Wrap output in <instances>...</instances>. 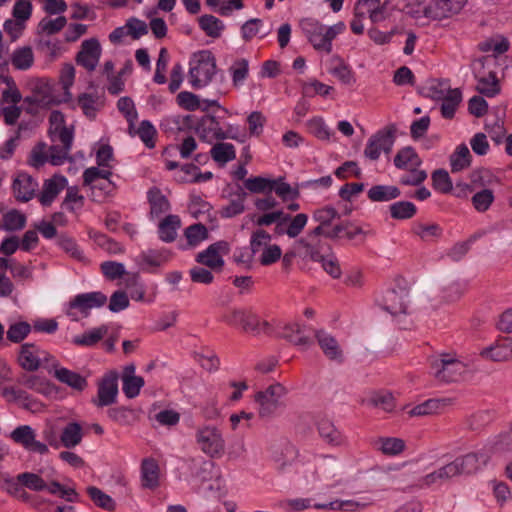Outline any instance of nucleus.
<instances>
[{
    "instance_id": "obj_1",
    "label": "nucleus",
    "mask_w": 512,
    "mask_h": 512,
    "mask_svg": "<svg viewBox=\"0 0 512 512\" xmlns=\"http://www.w3.org/2000/svg\"><path fill=\"white\" fill-rule=\"evenodd\" d=\"M300 27L313 48L326 54L332 51V40L346 28L343 22L326 27L314 18L302 19Z\"/></svg>"
},
{
    "instance_id": "obj_2",
    "label": "nucleus",
    "mask_w": 512,
    "mask_h": 512,
    "mask_svg": "<svg viewBox=\"0 0 512 512\" xmlns=\"http://www.w3.org/2000/svg\"><path fill=\"white\" fill-rule=\"evenodd\" d=\"M434 378L442 383L457 382L466 371V365L455 353H441L431 360Z\"/></svg>"
},
{
    "instance_id": "obj_3",
    "label": "nucleus",
    "mask_w": 512,
    "mask_h": 512,
    "mask_svg": "<svg viewBox=\"0 0 512 512\" xmlns=\"http://www.w3.org/2000/svg\"><path fill=\"white\" fill-rule=\"evenodd\" d=\"M216 68V59L210 51L203 50L197 53L189 69L192 87L199 89L210 83L216 74Z\"/></svg>"
},
{
    "instance_id": "obj_4",
    "label": "nucleus",
    "mask_w": 512,
    "mask_h": 512,
    "mask_svg": "<svg viewBox=\"0 0 512 512\" xmlns=\"http://www.w3.org/2000/svg\"><path fill=\"white\" fill-rule=\"evenodd\" d=\"M287 392L282 384L274 383L265 390L255 393L254 401L258 404V416L262 419L272 418L277 410L284 406L282 399Z\"/></svg>"
},
{
    "instance_id": "obj_5",
    "label": "nucleus",
    "mask_w": 512,
    "mask_h": 512,
    "mask_svg": "<svg viewBox=\"0 0 512 512\" xmlns=\"http://www.w3.org/2000/svg\"><path fill=\"white\" fill-rule=\"evenodd\" d=\"M195 439L200 450L211 458H219L225 452V440L215 426L208 425L197 429Z\"/></svg>"
},
{
    "instance_id": "obj_6",
    "label": "nucleus",
    "mask_w": 512,
    "mask_h": 512,
    "mask_svg": "<svg viewBox=\"0 0 512 512\" xmlns=\"http://www.w3.org/2000/svg\"><path fill=\"white\" fill-rule=\"evenodd\" d=\"M396 131L395 124H390L379 130L369 138L364 155L370 160H377L382 151L387 154L390 153L395 141Z\"/></svg>"
},
{
    "instance_id": "obj_7",
    "label": "nucleus",
    "mask_w": 512,
    "mask_h": 512,
    "mask_svg": "<svg viewBox=\"0 0 512 512\" xmlns=\"http://www.w3.org/2000/svg\"><path fill=\"white\" fill-rule=\"evenodd\" d=\"M224 320L231 325H240L244 332L253 335H258L270 328L267 321H261L256 314L244 309L231 310L224 316Z\"/></svg>"
},
{
    "instance_id": "obj_8",
    "label": "nucleus",
    "mask_w": 512,
    "mask_h": 512,
    "mask_svg": "<svg viewBox=\"0 0 512 512\" xmlns=\"http://www.w3.org/2000/svg\"><path fill=\"white\" fill-rule=\"evenodd\" d=\"M322 236L325 237V231H321L320 227H315L295 242L294 249L303 258L319 261L324 247Z\"/></svg>"
},
{
    "instance_id": "obj_9",
    "label": "nucleus",
    "mask_w": 512,
    "mask_h": 512,
    "mask_svg": "<svg viewBox=\"0 0 512 512\" xmlns=\"http://www.w3.org/2000/svg\"><path fill=\"white\" fill-rule=\"evenodd\" d=\"M196 133L202 141L209 144L214 141H223L227 138L237 139L230 129L224 131L216 117L209 114L204 115L200 119L196 126Z\"/></svg>"
},
{
    "instance_id": "obj_10",
    "label": "nucleus",
    "mask_w": 512,
    "mask_h": 512,
    "mask_svg": "<svg viewBox=\"0 0 512 512\" xmlns=\"http://www.w3.org/2000/svg\"><path fill=\"white\" fill-rule=\"evenodd\" d=\"M230 251L227 241H218L208 246L207 249L196 256V261L211 270L221 271L224 266L223 256Z\"/></svg>"
},
{
    "instance_id": "obj_11",
    "label": "nucleus",
    "mask_w": 512,
    "mask_h": 512,
    "mask_svg": "<svg viewBox=\"0 0 512 512\" xmlns=\"http://www.w3.org/2000/svg\"><path fill=\"white\" fill-rule=\"evenodd\" d=\"M11 439L22 445L25 449L39 453L41 455L48 453L49 449L47 444L36 440V435L32 427L29 425H22L15 428L11 434Z\"/></svg>"
},
{
    "instance_id": "obj_12",
    "label": "nucleus",
    "mask_w": 512,
    "mask_h": 512,
    "mask_svg": "<svg viewBox=\"0 0 512 512\" xmlns=\"http://www.w3.org/2000/svg\"><path fill=\"white\" fill-rule=\"evenodd\" d=\"M409 300L410 293L405 287L388 290L383 296V309L393 316L405 314Z\"/></svg>"
},
{
    "instance_id": "obj_13",
    "label": "nucleus",
    "mask_w": 512,
    "mask_h": 512,
    "mask_svg": "<svg viewBox=\"0 0 512 512\" xmlns=\"http://www.w3.org/2000/svg\"><path fill=\"white\" fill-rule=\"evenodd\" d=\"M490 455L486 451L470 452L453 460L457 474H473L486 465Z\"/></svg>"
},
{
    "instance_id": "obj_14",
    "label": "nucleus",
    "mask_w": 512,
    "mask_h": 512,
    "mask_svg": "<svg viewBox=\"0 0 512 512\" xmlns=\"http://www.w3.org/2000/svg\"><path fill=\"white\" fill-rule=\"evenodd\" d=\"M101 55L100 43L91 38L81 44V50L77 53L76 62L88 71L95 70Z\"/></svg>"
},
{
    "instance_id": "obj_15",
    "label": "nucleus",
    "mask_w": 512,
    "mask_h": 512,
    "mask_svg": "<svg viewBox=\"0 0 512 512\" xmlns=\"http://www.w3.org/2000/svg\"><path fill=\"white\" fill-rule=\"evenodd\" d=\"M461 0H434L425 8V15L435 20L451 17L461 11Z\"/></svg>"
},
{
    "instance_id": "obj_16",
    "label": "nucleus",
    "mask_w": 512,
    "mask_h": 512,
    "mask_svg": "<svg viewBox=\"0 0 512 512\" xmlns=\"http://www.w3.org/2000/svg\"><path fill=\"white\" fill-rule=\"evenodd\" d=\"M117 375L111 373L106 375L98 386V395L92 402L98 407L109 406L116 400L118 394Z\"/></svg>"
},
{
    "instance_id": "obj_17",
    "label": "nucleus",
    "mask_w": 512,
    "mask_h": 512,
    "mask_svg": "<svg viewBox=\"0 0 512 512\" xmlns=\"http://www.w3.org/2000/svg\"><path fill=\"white\" fill-rule=\"evenodd\" d=\"M480 356L494 362H504L512 359V338L500 337L494 344L484 348Z\"/></svg>"
},
{
    "instance_id": "obj_18",
    "label": "nucleus",
    "mask_w": 512,
    "mask_h": 512,
    "mask_svg": "<svg viewBox=\"0 0 512 512\" xmlns=\"http://www.w3.org/2000/svg\"><path fill=\"white\" fill-rule=\"evenodd\" d=\"M107 297L102 292L83 293L75 296L69 303L70 309H78L80 313L87 317L89 311L93 308L103 306Z\"/></svg>"
},
{
    "instance_id": "obj_19",
    "label": "nucleus",
    "mask_w": 512,
    "mask_h": 512,
    "mask_svg": "<svg viewBox=\"0 0 512 512\" xmlns=\"http://www.w3.org/2000/svg\"><path fill=\"white\" fill-rule=\"evenodd\" d=\"M38 187L37 182L27 173L21 172L12 183V191L15 199L19 202L31 200Z\"/></svg>"
},
{
    "instance_id": "obj_20",
    "label": "nucleus",
    "mask_w": 512,
    "mask_h": 512,
    "mask_svg": "<svg viewBox=\"0 0 512 512\" xmlns=\"http://www.w3.org/2000/svg\"><path fill=\"white\" fill-rule=\"evenodd\" d=\"M456 476H458L457 470L452 461L422 477L419 480V487L423 488L431 487L433 485H441Z\"/></svg>"
},
{
    "instance_id": "obj_21",
    "label": "nucleus",
    "mask_w": 512,
    "mask_h": 512,
    "mask_svg": "<svg viewBox=\"0 0 512 512\" xmlns=\"http://www.w3.org/2000/svg\"><path fill=\"white\" fill-rule=\"evenodd\" d=\"M40 354L41 351L36 345L25 343L20 348L18 362L24 370L34 372L41 365Z\"/></svg>"
},
{
    "instance_id": "obj_22",
    "label": "nucleus",
    "mask_w": 512,
    "mask_h": 512,
    "mask_svg": "<svg viewBox=\"0 0 512 512\" xmlns=\"http://www.w3.org/2000/svg\"><path fill=\"white\" fill-rule=\"evenodd\" d=\"M315 337L323 350V353L330 360L341 362L343 359L342 350L334 337L323 330L316 331Z\"/></svg>"
},
{
    "instance_id": "obj_23",
    "label": "nucleus",
    "mask_w": 512,
    "mask_h": 512,
    "mask_svg": "<svg viewBox=\"0 0 512 512\" xmlns=\"http://www.w3.org/2000/svg\"><path fill=\"white\" fill-rule=\"evenodd\" d=\"M65 178L53 177L44 182L43 189L39 195V201L43 206H49L64 189Z\"/></svg>"
},
{
    "instance_id": "obj_24",
    "label": "nucleus",
    "mask_w": 512,
    "mask_h": 512,
    "mask_svg": "<svg viewBox=\"0 0 512 512\" xmlns=\"http://www.w3.org/2000/svg\"><path fill=\"white\" fill-rule=\"evenodd\" d=\"M82 439V426L77 422H69L60 432V446L67 449L78 446Z\"/></svg>"
},
{
    "instance_id": "obj_25",
    "label": "nucleus",
    "mask_w": 512,
    "mask_h": 512,
    "mask_svg": "<svg viewBox=\"0 0 512 512\" xmlns=\"http://www.w3.org/2000/svg\"><path fill=\"white\" fill-rule=\"evenodd\" d=\"M181 227V220L177 215H167L158 226L159 237L162 241L170 243L177 237V231Z\"/></svg>"
},
{
    "instance_id": "obj_26",
    "label": "nucleus",
    "mask_w": 512,
    "mask_h": 512,
    "mask_svg": "<svg viewBox=\"0 0 512 512\" xmlns=\"http://www.w3.org/2000/svg\"><path fill=\"white\" fill-rule=\"evenodd\" d=\"M142 486L154 489L159 485V466L152 458H147L141 464Z\"/></svg>"
},
{
    "instance_id": "obj_27",
    "label": "nucleus",
    "mask_w": 512,
    "mask_h": 512,
    "mask_svg": "<svg viewBox=\"0 0 512 512\" xmlns=\"http://www.w3.org/2000/svg\"><path fill=\"white\" fill-rule=\"evenodd\" d=\"M148 202L150 204L151 217H159L167 212L170 208V203L161 190L157 187H152L147 193Z\"/></svg>"
},
{
    "instance_id": "obj_28",
    "label": "nucleus",
    "mask_w": 512,
    "mask_h": 512,
    "mask_svg": "<svg viewBox=\"0 0 512 512\" xmlns=\"http://www.w3.org/2000/svg\"><path fill=\"white\" fill-rule=\"evenodd\" d=\"M412 233L423 242H434L442 236L443 230L437 223H414Z\"/></svg>"
},
{
    "instance_id": "obj_29",
    "label": "nucleus",
    "mask_w": 512,
    "mask_h": 512,
    "mask_svg": "<svg viewBox=\"0 0 512 512\" xmlns=\"http://www.w3.org/2000/svg\"><path fill=\"white\" fill-rule=\"evenodd\" d=\"M210 155L219 166H224L236 158V151L233 144L218 141L212 146Z\"/></svg>"
},
{
    "instance_id": "obj_30",
    "label": "nucleus",
    "mask_w": 512,
    "mask_h": 512,
    "mask_svg": "<svg viewBox=\"0 0 512 512\" xmlns=\"http://www.w3.org/2000/svg\"><path fill=\"white\" fill-rule=\"evenodd\" d=\"M367 195L373 202H387L398 198L401 192L396 186L374 185L368 190Z\"/></svg>"
},
{
    "instance_id": "obj_31",
    "label": "nucleus",
    "mask_w": 512,
    "mask_h": 512,
    "mask_svg": "<svg viewBox=\"0 0 512 512\" xmlns=\"http://www.w3.org/2000/svg\"><path fill=\"white\" fill-rule=\"evenodd\" d=\"M134 366L126 367L125 374L123 375V392L127 398H135L139 395L140 389L144 386V379L141 376L129 375L128 372L134 373Z\"/></svg>"
},
{
    "instance_id": "obj_32",
    "label": "nucleus",
    "mask_w": 512,
    "mask_h": 512,
    "mask_svg": "<svg viewBox=\"0 0 512 512\" xmlns=\"http://www.w3.org/2000/svg\"><path fill=\"white\" fill-rule=\"evenodd\" d=\"M472 156L465 144L459 145L450 156L451 171L460 172L471 165Z\"/></svg>"
},
{
    "instance_id": "obj_33",
    "label": "nucleus",
    "mask_w": 512,
    "mask_h": 512,
    "mask_svg": "<svg viewBox=\"0 0 512 512\" xmlns=\"http://www.w3.org/2000/svg\"><path fill=\"white\" fill-rule=\"evenodd\" d=\"M54 376L60 382L65 383L78 391L84 390L87 386V381L83 376L66 368L56 369Z\"/></svg>"
},
{
    "instance_id": "obj_34",
    "label": "nucleus",
    "mask_w": 512,
    "mask_h": 512,
    "mask_svg": "<svg viewBox=\"0 0 512 512\" xmlns=\"http://www.w3.org/2000/svg\"><path fill=\"white\" fill-rule=\"evenodd\" d=\"M281 337L297 346L308 347L311 344L310 338L304 335L301 326L297 323L284 326Z\"/></svg>"
},
{
    "instance_id": "obj_35",
    "label": "nucleus",
    "mask_w": 512,
    "mask_h": 512,
    "mask_svg": "<svg viewBox=\"0 0 512 512\" xmlns=\"http://www.w3.org/2000/svg\"><path fill=\"white\" fill-rule=\"evenodd\" d=\"M11 63L16 69H29L34 63L32 48L29 46L17 48L12 54Z\"/></svg>"
},
{
    "instance_id": "obj_36",
    "label": "nucleus",
    "mask_w": 512,
    "mask_h": 512,
    "mask_svg": "<svg viewBox=\"0 0 512 512\" xmlns=\"http://www.w3.org/2000/svg\"><path fill=\"white\" fill-rule=\"evenodd\" d=\"M477 80L478 84L476 86V90L480 94L487 97H493L500 92L499 82L493 71H489L486 76H481Z\"/></svg>"
},
{
    "instance_id": "obj_37",
    "label": "nucleus",
    "mask_w": 512,
    "mask_h": 512,
    "mask_svg": "<svg viewBox=\"0 0 512 512\" xmlns=\"http://www.w3.org/2000/svg\"><path fill=\"white\" fill-rule=\"evenodd\" d=\"M32 92L39 100V106H52L59 102L54 97L51 86L44 80H38L33 85Z\"/></svg>"
},
{
    "instance_id": "obj_38",
    "label": "nucleus",
    "mask_w": 512,
    "mask_h": 512,
    "mask_svg": "<svg viewBox=\"0 0 512 512\" xmlns=\"http://www.w3.org/2000/svg\"><path fill=\"white\" fill-rule=\"evenodd\" d=\"M462 100V94L459 89H448L447 96L442 100L441 114L446 119L454 117L456 108Z\"/></svg>"
},
{
    "instance_id": "obj_39",
    "label": "nucleus",
    "mask_w": 512,
    "mask_h": 512,
    "mask_svg": "<svg viewBox=\"0 0 512 512\" xmlns=\"http://www.w3.org/2000/svg\"><path fill=\"white\" fill-rule=\"evenodd\" d=\"M199 26L207 36L212 38L220 37L225 28L221 20L210 14L202 15L199 18Z\"/></svg>"
},
{
    "instance_id": "obj_40",
    "label": "nucleus",
    "mask_w": 512,
    "mask_h": 512,
    "mask_svg": "<svg viewBox=\"0 0 512 512\" xmlns=\"http://www.w3.org/2000/svg\"><path fill=\"white\" fill-rule=\"evenodd\" d=\"M390 215L396 220L411 219L417 213L416 206L409 201H398L389 206Z\"/></svg>"
},
{
    "instance_id": "obj_41",
    "label": "nucleus",
    "mask_w": 512,
    "mask_h": 512,
    "mask_svg": "<svg viewBox=\"0 0 512 512\" xmlns=\"http://www.w3.org/2000/svg\"><path fill=\"white\" fill-rule=\"evenodd\" d=\"M2 227L7 231H18L25 227L26 216L17 209H11L3 216Z\"/></svg>"
},
{
    "instance_id": "obj_42",
    "label": "nucleus",
    "mask_w": 512,
    "mask_h": 512,
    "mask_svg": "<svg viewBox=\"0 0 512 512\" xmlns=\"http://www.w3.org/2000/svg\"><path fill=\"white\" fill-rule=\"evenodd\" d=\"M394 164L398 168L418 167L421 160L411 147L401 149L394 158Z\"/></svg>"
},
{
    "instance_id": "obj_43",
    "label": "nucleus",
    "mask_w": 512,
    "mask_h": 512,
    "mask_svg": "<svg viewBox=\"0 0 512 512\" xmlns=\"http://www.w3.org/2000/svg\"><path fill=\"white\" fill-rule=\"evenodd\" d=\"M246 196L247 193L240 188L235 194V197L230 200L229 204L221 209V216L231 218L241 214L244 211V201Z\"/></svg>"
},
{
    "instance_id": "obj_44",
    "label": "nucleus",
    "mask_w": 512,
    "mask_h": 512,
    "mask_svg": "<svg viewBox=\"0 0 512 512\" xmlns=\"http://www.w3.org/2000/svg\"><path fill=\"white\" fill-rule=\"evenodd\" d=\"M107 332L108 327L103 325L75 337L73 339V343L79 346H93L97 344L107 334Z\"/></svg>"
},
{
    "instance_id": "obj_45",
    "label": "nucleus",
    "mask_w": 512,
    "mask_h": 512,
    "mask_svg": "<svg viewBox=\"0 0 512 512\" xmlns=\"http://www.w3.org/2000/svg\"><path fill=\"white\" fill-rule=\"evenodd\" d=\"M494 199V192L486 188L476 192L472 196L471 202L476 211L486 212L494 202Z\"/></svg>"
},
{
    "instance_id": "obj_46",
    "label": "nucleus",
    "mask_w": 512,
    "mask_h": 512,
    "mask_svg": "<svg viewBox=\"0 0 512 512\" xmlns=\"http://www.w3.org/2000/svg\"><path fill=\"white\" fill-rule=\"evenodd\" d=\"M312 217L313 220L319 223L317 227H320L321 231H326L325 228L329 226L333 220L339 219L340 215L335 208L326 206L315 210Z\"/></svg>"
},
{
    "instance_id": "obj_47",
    "label": "nucleus",
    "mask_w": 512,
    "mask_h": 512,
    "mask_svg": "<svg viewBox=\"0 0 512 512\" xmlns=\"http://www.w3.org/2000/svg\"><path fill=\"white\" fill-rule=\"evenodd\" d=\"M83 185L90 188L91 198L95 202H102L114 190V185L110 180H108V181L102 180V181L93 182V184H83Z\"/></svg>"
},
{
    "instance_id": "obj_48",
    "label": "nucleus",
    "mask_w": 512,
    "mask_h": 512,
    "mask_svg": "<svg viewBox=\"0 0 512 512\" xmlns=\"http://www.w3.org/2000/svg\"><path fill=\"white\" fill-rule=\"evenodd\" d=\"M244 186L252 193L271 192L275 186V181L258 176L246 179Z\"/></svg>"
},
{
    "instance_id": "obj_49",
    "label": "nucleus",
    "mask_w": 512,
    "mask_h": 512,
    "mask_svg": "<svg viewBox=\"0 0 512 512\" xmlns=\"http://www.w3.org/2000/svg\"><path fill=\"white\" fill-rule=\"evenodd\" d=\"M87 493L92 501L100 508L108 511H112L115 508V502L113 499L99 488L90 486L87 488Z\"/></svg>"
},
{
    "instance_id": "obj_50",
    "label": "nucleus",
    "mask_w": 512,
    "mask_h": 512,
    "mask_svg": "<svg viewBox=\"0 0 512 512\" xmlns=\"http://www.w3.org/2000/svg\"><path fill=\"white\" fill-rule=\"evenodd\" d=\"M318 430L321 437H323L328 443L334 445L341 444V434L329 420H321L318 424Z\"/></svg>"
},
{
    "instance_id": "obj_51",
    "label": "nucleus",
    "mask_w": 512,
    "mask_h": 512,
    "mask_svg": "<svg viewBox=\"0 0 512 512\" xmlns=\"http://www.w3.org/2000/svg\"><path fill=\"white\" fill-rule=\"evenodd\" d=\"M59 246L72 258L84 262L86 260L83 252L79 249L78 245L71 237L67 235H61L58 238Z\"/></svg>"
},
{
    "instance_id": "obj_52",
    "label": "nucleus",
    "mask_w": 512,
    "mask_h": 512,
    "mask_svg": "<svg viewBox=\"0 0 512 512\" xmlns=\"http://www.w3.org/2000/svg\"><path fill=\"white\" fill-rule=\"evenodd\" d=\"M32 326L27 322H17L10 325L7 331V339L13 343H19L30 333Z\"/></svg>"
},
{
    "instance_id": "obj_53",
    "label": "nucleus",
    "mask_w": 512,
    "mask_h": 512,
    "mask_svg": "<svg viewBox=\"0 0 512 512\" xmlns=\"http://www.w3.org/2000/svg\"><path fill=\"white\" fill-rule=\"evenodd\" d=\"M78 105L81 107L83 113L89 118H94L100 107L98 98L87 93L79 95Z\"/></svg>"
},
{
    "instance_id": "obj_54",
    "label": "nucleus",
    "mask_w": 512,
    "mask_h": 512,
    "mask_svg": "<svg viewBox=\"0 0 512 512\" xmlns=\"http://www.w3.org/2000/svg\"><path fill=\"white\" fill-rule=\"evenodd\" d=\"M307 222L308 216L305 213H299L294 217L290 216V219L288 220V226L285 229V233L290 238H296L303 231Z\"/></svg>"
},
{
    "instance_id": "obj_55",
    "label": "nucleus",
    "mask_w": 512,
    "mask_h": 512,
    "mask_svg": "<svg viewBox=\"0 0 512 512\" xmlns=\"http://www.w3.org/2000/svg\"><path fill=\"white\" fill-rule=\"evenodd\" d=\"M274 181H275V186H274L273 190L283 200L297 199L300 196V191H299L298 185H296L295 187H292L290 184L284 182L282 178H279Z\"/></svg>"
},
{
    "instance_id": "obj_56",
    "label": "nucleus",
    "mask_w": 512,
    "mask_h": 512,
    "mask_svg": "<svg viewBox=\"0 0 512 512\" xmlns=\"http://www.w3.org/2000/svg\"><path fill=\"white\" fill-rule=\"evenodd\" d=\"M134 134H137L148 148H153L155 146L154 137L156 135V130L149 121H142L137 130L133 129L132 135Z\"/></svg>"
},
{
    "instance_id": "obj_57",
    "label": "nucleus",
    "mask_w": 512,
    "mask_h": 512,
    "mask_svg": "<svg viewBox=\"0 0 512 512\" xmlns=\"http://www.w3.org/2000/svg\"><path fill=\"white\" fill-rule=\"evenodd\" d=\"M185 236L188 243L194 246L208 238V230L201 223L193 224L186 228Z\"/></svg>"
},
{
    "instance_id": "obj_58",
    "label": "nucleus",
    "mask_w": 512,
    "mask_h": 512,
    "mask_svg": "<svg viewBox=\"0 0 512 512\" xmlns=\"http://www.w3.org/2000/svg\"><path fill=\"white\" fill-rule=\"evenodd\" d=\"M18 481L23 486L34 491H42L46 488V482L38 474L35 473H21L18 475Z\"/></svg>"
},
{
    "instance_id": "obj_59",
    "label": "nucleus",
    "mask_w": 512,
    "mask_h": 512,
    "mask_svg": "<svg viewBox=\"0 0 512 512\" xmlns=\"http://www.w3.org/2000/svg\"><path fill=\"white\" fill-rule=\"evenodd\" d=\"M379 443L380 450L386 455H397L405 449V442L400 438H381Z\"/></svg>"
},
{
    "instance_id": "obj_60",
    "label": "nucleus",
    "mask_w": 512,
    "mask_h": 512,
    "mask_svg": "<svg viewBox=\"0 0 512 512\" xmlns=\"http://www.w3.org/2000/svg\"><path fill=\"white\" fill-rule=\"evenodd\" d=\"M439 408V401L434 399H429L419 405L408 410V415L410 417H422L428 416L436 413Z\"/></svg>"
},
{
    "instance_id": "obj_61",
    "label": "nucleus",
    "mask_w": 512,
    "mask_h": 512,
    "mask_svg": "<svg viewBox=\"0 0 512 512\" xmlns=\"http://www.w3.org/2000/svg\"><path fill=\"white\" fill-rule=\"evenodd\" d=\"M432 181L434 188L441 193H448L453 188L448 172L443 169L432 173Z\"/></svg>"
},
{
    "instance_id": "obj_62",
    "label": "nucleus",
    "mask_w": 512,
    "mask_h": 512,
    "mask_svg": "<svg viewBox=\"0 0 512 512\" xmlns=\"http://www.w3.org/2000/svg\"><path fill=\"white\" fill-rule=\"evenodd\" d=\"M370 403L386 412H391L395 408V399L390 392H379L372 395Z\"/></svg>"
},
{
    "instance_id": "obj_63",
    "label": "nucleus",
    "mask_w": 512,
    "mask_h": 512,
    "mask_svg": "<svg viewBox=\"0 0 512 512\" xmlns=\"http://www.w3.org/2000/svg\"><path fill=\"white\" fill-rule=\"evenodd\" d=\"M271 241V235L263 229L253 232L250 240L251 253L255 255L262 248L265 249Z\"/></svg>"
},
{
    "instance_id": "obj_64",
    "label": "nucleus",
    "mask_w": 512,
    "mask_h": 512,
    "mask_svg": "<svg viewBox=\"0 0 512 512\" xmlns=\"http://www.w3.org/2000/svg\"><path fill=\"white\" fill-rule=\"evenodd\" d=\"M67 24L64 16H59L56 19L44 18L39 23V29L48 35H52L61 31Z\"/></svg>"
}]
</instances>
